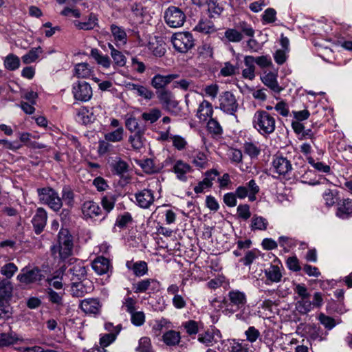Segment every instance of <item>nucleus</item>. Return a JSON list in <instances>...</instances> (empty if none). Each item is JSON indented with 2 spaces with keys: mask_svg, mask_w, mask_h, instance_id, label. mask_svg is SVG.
<instances>
[{
  "mask_svg": "<svg viewBox=\"0 0 352 352\" xmlns=\"http://www.w3.org/2000/svg\"><path fill=\"white\" fill-rule=\"evenodd\" d=\"M82 212L85 217L94 218L101 214L102 210L97 203L92 201H87L83 204Z\"/></svg>",
  "mask_w": 352,
  "mask_h": 352,
  "instance_id": "5701e85b",
  "label": "nucleus"
},
{
  "mask_svg": "<svg viewBox=\"0 0 352 352\" xmlns=\"http://www.w3.org/2000/svg\"><path fill=\"white\" fill-rule=\"evenodd\" d=\"M47 220V211L41 207L38 208L32 220L36 234H38L43 232L46 226Z\"/></svg>",
  "mask_w": 352,
  "mask_h": 352,
  "instance_id": "dca6fc26",
  "label": "nucleus"
},
{
  "mask_svg": "<svg viewBox=\"0 0 352 352\" xmlns=\"http://www.w3.org/2000/svg\"><path fill=\"white\" fill-rule=\"evenodd\" d=\"M178 78L179 74H171L166 76L156 74L151 79V85L157 89H163Z\"/></svg>",
  "mask_w": 352,
  "mask_h": 352,
  "instance_id": "6ab92c4d",
  "label": "nucleus"
},
{
  "mask_svg": "<svg viewBox=\"0 0 352 352\" xmlns=\"http://www.w3.org/2000/svg\"><path fill=\"white\" fill-rule=\"evenodd\" d=\"M108 47L111 51L110 54L114 65L118 67H124L126 62V56L120 51L116 50L111 43H109Z\"/></svg>",
  "mask_w": 352,
  "mask_h": 352,
  "instance_id": "f704fd0d",
  "label": "nucleus"
},
{
  "mask_svg": "<svg viewBox=\"0 0 352 352\" xmlns=\"http://www.w3.org/2000/svg\"><path fill=\"white\" fill-rule=\"evenodd\" d=\"M252 124L255 129L262 135L272 134L276 129L275 118L265 110H258L252 118Z\"/></svg>",
  "mask_w": 352,
  "mask_h": 352,
  "instance_id": "f03ea898",
  "label": "nucleus"
},
{
  "mask_svg": "<svg viewBox=\"0 0 352 352\" xmlns=\"http://www.w3.org/2000/svg\"><path fill=\"white\" fill-rule=\"evenodd\" d=\"M276 20V11L272 8H267L262 15L263 24L272 23Z\"/></svg>",
  "mask_w": 352,
  "mask_h": 352,
  "instance_id": "e2e57ef3",
  "label": "nucleus"
},
{
  "mask_svg": "<svg viewBox=\"0 0 352 352\" xmlns=\"http://www.w3.org/2000/svg\"><path fill=\"white\" fill-rule=\"evenodd\" d=\"M244 64L245 68L242 71V76L245 79L252 80L255 78V65L253 56H245Z\"/></svg>",
  "mask_w": 352,
  "mask_h": 352,
  "instance_id": "cd10ccee",
  "label": "nucleus"
},
{
  "mask_svg": "<svg viewBox=\"0 0 352 352\" xmlns=\"http://www.w3.org/2000/svg\"><path fill=\"white\" fill-rule=\"evenodd\" d=\"M134 197L135 204L142 209L149 208L155 201L154 192L148 188H144L136 192Z\"/></svg>",
  "mask_w": 352,
  "mask_h": 352,
  "instance_id": "9d476101",
  "label": "nucleus"
},
{
  "mask_svg": "<svg viewBox=\"0 0 352 352\" xmlns=\"http://www.w3.org/2000/svg\"><path fill=\"white\" fill-rule=\"evenodd\" d=\"M93 270L99 275L107 274L111 269L110 261L103 256H98L91 264Z\"/></svg>",
  "mask_w": 352,
  "mask_h": 352,
  "instance_id": "412c9836",
  "label": "nucleus"
},
{
  "mask_svg": "<svg viewBox=\"0 0 352 352\" xmlns=\"http://www.w3.org/2000/svg\"><path fill=\"white\" fill-rule=\"evenodd\" d=\"M91 56L96 63L104 68H109L111 61L107 55L102 54L99 50L94 48L91 50Z\"/></svg>",
  "mask_w": 352,
  "mask_h": 352,
  "instance_id": "2f4dec72",
  "label": "nucleus"
},
{
  "mask_svg": "<svg viewBox=\"0 0 352 352\" xmlns=\"http://www.w3.org/2000/svg\"><path fill=\"white\" fill-rule=\"evenodd\" d=\"M352 214V199H344L338 203L336 215L341 219H347Z\"/></svg>",
  "mask_w": 352,
  "mask_h": 352,
  "instance_id": "a878e982",
  "label": "nucleus"
},
{
  "mask_svg": "<svg viewBox=\"0 0 352 352\" xmlns=\"http://www.w3.org/2000/svg\"><path fill=\"white\" fill-rule=\"evenodd\" d=\"M113 41L117 47L124 45L127 42V35L122 27L112 24L110 26Z\"/></svg>",
  "mask_w": 352,
  "mask_h": 352,
  "instance_id": "aec40b11",
  "label": "nucleus"
},
{
  "mask_svg": "<svg viewBox=\"0 0 352 352\" xmlns=\"http://www.w3.org/2000/svg\"><path fill=\"white\" fill-rule=\"evenodd\" d=\"M47 298L50 302L57 305H63V292H56L52 288L47 289Z\"/></svg>",
  "mask_w": 352,
  "mask_h": 352,
  "instance_id": "603ef678",
  "label": "nucleus"
},
{
  "mask_svg": "<svg viewBox=\"0 0 352 352\" xmlns=\"http://www.w3.org/2000/svg\"><path fill=\"white\" fill-rule=\"evenodd\" d=\"M162 116V112L157 108L151 109L147 112L142 114V118L144 121L153 124L155 122Z\"/></svg>",
  "mask_w": 352,
  "mask_h": 352,
  "instance_id": "a18cd8bd",
  "label": "nucleus"
},
{
  "mask_svg": "<svg viewBox=\"0 0 352 352\" xmlns=\"http://www.w3.org/2000/svg\"><path fill=\"white\" fill-rule=\"evenodd\" d=\"M94 69L87 63H78L75 65L74 75L77 78H89L93 76Z\"/></svg>",
  "mask_w": 352,
  "mask_h": 352,
  "instance_id": "c85d7f7f",
  "label": "nucleus"
},
{
  "mask_svg": "<svg viewBox=\"0 0 352 352\" xmlns=\"http://www.w3.org/2000/svg\"><path fill=\"white\" fill-rule=\"evenodd\" d=\"M192 171V166L182 160H177L173 166V172L176 175L177 178L182 182H186L188 179L186 174Z\"/></svg>",
  "mask_w": 352,
  "mask_h": 352,
  "instance_id": "f3484780",
  "label": "nucleus"
},
{
  "mask_svg": "<svg viewBox=\"0 0 352 352\" xmlns=\"http://www.w3.org/2000/svg\"><path fill=\"white\" fill-rule=\"evenodd\" d=\"M170 139L172 141L173 146L179 151L184 150L187 145L186 140L180 135H170Z\"/></svg>",
  "mask_w": 352,
  "mask_h": 352,
  "instance_id": "338daca9",
  "label": "nucleus"
},
{
  "mask_svg": "<svg viewBox=\"0 0 352 352\" xmlns=\"http://www.w3.org/2000/svg\"><path fill=\"white\" fill-rule=\"evenodd\" d=\"M3 65L6 69L9 71H14L20 67V59L16 55L14 54H9L5 57Z\"/></svg>",
  "mask_w": 352,
  "mask_h": 352,
  "instance_id": "58836bf2",
  "label": "nucleus"
},
{
  "mask_svg": "<svg viewBox=\"0 0 352 352\" xmlns=\"http://www.w3.org/2000/svg\"><path fill=\"white\" fill-rule=\"evenodd\" d=\"M74 98L81 102L89 101L93 95L90 85L85 81H78L72 86Z\"/></svg>",
  "mask_w": 352,
  "mask_h": 352,
  "instance_id": "0eeeda50",
  "label": "nucleus"
},
{
  "mask_svg": "<svg viewBox=\"0 0 352 352\" xmlns=\"http://www.w3.org/2000/svg\"><path fill=\"white\" fill-rule=\"evenodd\" d=\"M195 30L204 34H211L217 31L214 23L209 20H200Z\"/></svg>",
  "mask_w": 352,
  "mask_h": 352,
  "instance_id": "ea45409f",
  "label": "nucleus"
},
{
  "mask_svg": "<svg viewBox=\"0 0 352 352\" xmlns=\"http://www.w3.org/2000/svg\"><path fill=\"white\" fill-rule=\"evenodd\" d=\"M12 307L7 302H0V320H7L12 317Z\"/></svg>",
  "mask_w": 352,
  "mask_h": 352,
  "instance_id": "13d9d810",
  "label": "nucleus"
},
{
  "mask_svg": "<svg viewBox=\"0 0 352 352\" xmlns=\"http://www.w3.org/2000/svg\"><path fill=\"white\" fill-rule=\"evenodd\" d=\"M116 199V195L112 192H107L102 197L101 204L107 213H109L114 208Z\"/></svg>",
  "mask_w": 352,
  "mask_h": 352,
  "instance_id": "4c0bfd02",
  "label": "nucleus"
},
{
  "mask_svg": "<svg viewBox=\"0 0 352 352\" xmlns=\"http://www.w3.org/2000/svg\"><path fill=\"white\" fill-rule=\"evenodd\" d=\"M248 188V192L249 193V200L250 201H254L256 199V195L260 190L259 186L257 185L254 179H251L245 186Z\"/></svg>",
  "mask_w": 352,
  "mask_h": 352,
  "instance_id": "bf43d9fd",
  "label": "nucleus"
},
{
  "mask_svg": "<svg viewBox=\"0 0 352 352\" xmlns=\"http://www.w3.org/2000/svg\"><path fill=\"white\" fill-rule=\"evenodd\" d=\"M69 272L72 274V280L80 281L86 276L87 270L82 263L78 262L74 265L69 269Z\"/></svg>",
  "mask_w": 352,
  "mask_h": 352,
  "instance_id": "c9c22d12",
  "label": "nucleus"
},
{
  "mask_svg": "<svg viewBox=\"0 0 352 352\" xmlns=\"http://www.w3.org/2000/svg\"><path fill=\"white\" fill-rule=\"evenodd\" d=\"M73 236L67 229H61L58 234L57 243L51 248L54 257L65 261L73 254Z\"/></svg>",
  "mask_w": 352,
  "mask_h": 352,
  "instance_id": "f257e3e1",
  "label": "nucleus"
},
{
  "mask_svg": "<svg viewBox=\"0 0 352 352\" xmlns=\"http://www.w3.org/2000/svg\"><path fill=\"white\" fill-rule=\"evenodd\" d=\"M13 287L9 280L0 281V302H4L10 299L12 294Z\"/></svg>",
  "mask_w": 352,
  "mask_h": 352,
  "instance_id": "c756f323",
  "label": "nucleus"
},
{
  "mask_svg": "<svg viewBox=\"0 0 352 352\" xmlns=\"http://www.w3.org/2000/svg\"><path fill=\"white\" fill-rule=\"evenodd\" d=\"M206 6L210 18L220 16L224 10L223 5L217 0H208Z\"/></svg>",
  "mask_w": 352,
  "mask_h": 352,
  "instance_id": "7c9ffc66",
  "label": "nucleus"
},
{
  "mask_svg": "<svg viewBox=\"0 0 352 352\" xmlns=\"http://www.w3.org/2000/svg\"><path fill=\"white\" fill-rule=\"evenodd\" d=\"M213 107L208 100H204L199 105L197 111V117L203 122L212 118Z\"/></svg>",
  "mask_w": 352,
  "mask_h": 352,
  "instance_id": "4be33fe9",
  "label": "nucleus"
},
{
  "mask_svg": "<svg viewBox=\"0 0 352 352\" xmlns=\"http://www.w3.org/2000/svg\"><path fill=\"white\" fill-rule=\"evenodd\" d=\"M272 170L279 175H285L292 170L291 162L282 155H275L272 162Z\"/></svg>",
  "mask_w": 352,
  "mask_h": 352,
  "instance_id": "9b49d317",
  "label": "nucleus"
},
{
  "mask_svg": "<svg viewBox=\"0 0 352 352\" xmlns=\"http://www.w3.org/2000/svg\"><path fill=\"white\" fill-rule=\"evenodd\" d=\"M126 267L133 271V274L135 276L141 277L148 273V265L144 261H139L133 262L132 261H128L126 263Z\"/></svg>",
  "mask_w": 352,
  "mask_h": 352,
  "instance_id": "b1692460",
  "label": "nucleus"
},
{
  "mask_svg": "<svg viewBox=\"0 0 352 352\" xmlns=\"http://www.w3.org/2000/svg\"><path fill=\"white\" fill-rule=\"evenodd\" d=\"M160 283L154 278L142 279L133 285V289L135 293L154 294L159 291Z\"/></svg>",
  "mask_w": 352,
  "mask_h": 352,
  "instance_id": "1a4fd4ad",
  "label": "nucleus"
},
{
  "mask_svg": "<svg viewBox=\"0 0 352 352\" xmlns=\"http://www.w3.org/2000/svg\"><path fill=\"white\" fill-rule=\"evenodd\" d=\"M40 202L47 205L55 212L59 211L63 206V201L58 193L52 188L45 187L37 189Z\"/></svg>",
  "mask_w": 352,
  "mask_h": 352,
  "instance_id": "7ed1b4c3",
  "label": "nucleus"
},
{
  "mask_svg": "<svg viewBox=\"0 0 352 352\" xmlns=\"http://www.w3.org/2000/svg\"><path fill=\"white\" fill-rule=\"evenodd\" d=\"M243 150L245 154L248 155L252 159H254L257 158L261 154V146L258 142H245Z\"/></svg>",
  "mask_w": 352,
  "mask_h": 352,
  "instance_id": "72a5a7b5",
  "label": "nucleus"
},
{
  "mask_svg": "<svg viewBox=\"0 0 352 352\" xmlns=\"http://www.w3.org/2000/svg\"><path fill=\"white\" fill-rule=\"evenodd\" d=\"M139 164L143 170L148 174L157 173L160 170L159 167L155 165L154 160L150 158L142 160Z\"/></svg>",
  "mask_w": 352,
  "mask_h": 352,
  "instance_id": "09e8293b",
  "label": "nucleus"
},
{
  "mask_svg": "<svg viewBox=\"0 0 352 352\" xmlns=\"http://www.w3.org/2000/svg\"><path fill=\"white\" fill-rule=\"evenodd\" d=\"M80 307L85 314H96L100 311V305L97 299L87 298L81 301Z\"/></svg>",
  "mask_w": 352,
  "mask_h": 352,
  "instance_id": "393cba45",
  "label": "nucleus"
},
{
  "mask_svg": "<svg viewBox=\"0 0 352 352\" xmlns=\"http://www.w3.org/2000/svg\"><path fill=\"white\" fill-rule=\"evenodd\" d=\"M306 160L310 165L320 172L327 173L331 170V168L329 165L324 164L320 162H316L311 156H307Z\"/></svg>",
  "mask_w": 352,
  "mask_h": 352,
  "instance_id": "680f3d73",
  "label": "nucleus"
},
{
  "mask_svg": "<svg viewBox=\"0 0 352 352\" xmlns=\"http://www.w3.org/2000/svg\"><path fill=\"white\" fill-rule=\"evenodd\" d=\"M277 76V73L275 72H265L263 75L261 76V80L263 83L273 92L279 94L283 90V88L278 82Z\"/></svg>",
  "mask_w": 352,
  "mask_h": 352,
  "instance_id": "a211bd4d",
  "label": "nucleus"
},
{
  "mask_svg": "<svg viewBox=\"0 0 352 352\" xmlns=\"http://www.w3.org/2000/svg\"><path fill=\"white\" fill-rule=\"evenodd\" d=\"M71 292L73 296L82 297L87 293V289L80 280L78 282H72Z\"/></svg>",
  "mask_w": 352,
  "mask_h": 352,
  "instance_id": "8fccbe9b",
  "label": "nucleus"
},
{
  "mask_svg": "<svg viewBox=\"0 0 352 352\" xmlns=\"http://www.w3.org/2000/svg\"><path fill=\"white\" fill-rule=\"evenodd\" d=\"M42 52L41 47L33 48L30 50L26 54L22 56V60L25 64H30L34 62Z\"/></svg>",
  "mask_w": 352,
  "mask_h": 352,
  "instance_id": "5fc2aeb1",
  "label": "nucleus"
},
{
  "mask_svg": "<svg viewBox=\"0 0 352 352\" xmlns=\"http://www.w3.org/2000/svg\"><path fill=\"white\" fill-rule=\"evenodd\" d=\"M314 308L311 301L309 298H302L297 302V309L300 313L305 314Z\"/></svg>",
  "mask_w": 352,
  "mask_h": 352,
  "instance_id": "69168bd1",
  "label": "nucleus"
},
{
  "mask_svg": "<svg viewBox=\"0 0 352 352\" xmlns=\"http://www.w3.org/2000/svg\"><path fill=\"white\" fill-rule=\"evenodd\" d=\"M181 336L179 332L170 330L163 335V341L168 346H175L180 342Z\"/></svg>",
  "mask_w": 352,
  "mask_h": 352,
  "instance_id": "79ce46f5",
  "label": "nucleus"
},
{
  "mask_svg": "<svg viewBox=\"0 0 352 352\" xmlns=\"http://www.w3.org/2000/svg\"><path fill=\"white\" fill-rule=\"evenodd\" d=\"M324 204L328 207L333 206L339 200V193L336 189H326L322 193Z\"/></svg>",
  "mask_w": 352,
  "mask_h": 352,
  "instance_id": "e433bc0d",
  "label": "nucleus"
},
{
  "mask_svg": "<svg viewBox=\"0 0 352 352\" xmlns=\"http://www.w3.org/2000/svg\"><path fill=\"white\" fill-rule=\"evenodd\" d=\"M207 129L208 132L213 135H221L223 132V129L219 122L214 118L209 119L207 123Z\"/></svg>",
  "mask_w": 352,
  "mask_h": 352,
  "instance_id": "3c124183",
  "label": "nucleus"
},
{
  "mask_svg": "<svg viewBox=\"0 0 352 352\" xmlns=\"http://www.w3.org/2000/svg\"><path fill=\"white\" fill-rule=\"evenodd\" d=\"M97 18L95 15L91 14L89 18L86 22H78L76 26L79 30H93L97 25Z\"/></svg>",
  "mask_w": 352,
  "mask_h": 352,
  "instance_id": "6e6d98bb",
  "label": "nucleus"
},
{
  "mask_svg": "<svg viewBox=\"0 0 352 352\" xmlns=\"http://www.w3.org/2000/svg\"><path fill=\"white\" fill-rule=\"evenodd\" d=\"M124 130L123 127H118L116 130L110 132H107L104 135V138L106 140L111 142H120L124 138Z\"/></svg>",
  "mask_w": 352,
  "mask_h": 352,
  "instance_id": "37998d69",
  "label": "nucleus"
},
{
  "mask_svg": "<svg viewBox=\"0 0 352 352\" xmlns=\"http://www.w3.org/2000/svg\"><path fill=\"white\" fill-rule=\"evenodd\" d=\"M244 340H232L229 347V352H250L248 344Z\"/></svg>",
  "mask_w": 352,
  "mask_h": 352,
  "instance_id": "864d4df0",
  "label": "nucleus"
},
{
  "mask_svg": "<svg viewBox=\"0 0 352 352\" xmlns=\"http://www.w3.org/2000/svg\"><path fill=\"white\" fill-rule=\"evenodd\" d=\"M18 271V267L13 263H7L0 269V274L6 278L5 280L10 279Z\"/></svg>",
  "mask_w": 352,
  "mask_h": 352,
  "instance_id": "49530a36",
  "label": "nucleus"
},
{
  "mask_svg": "<svg viewBox=\"0 0 352 352\" xmlns=\"http://www.w3.org/2000/svg\"><path fill=\"white\" fill-rule=\"evenodd\" d=\"M111 166L114 174L119 176L125 183L130 182L131 177L129 175V165L126 162L121 158H117L112 163Z\"/></svg>",
  "mask_w": 352,
  "mask_h": 352,
  "instance_id": "f8f14e48",
  "label": "nucleus"
},
{
  "mask_svg": "<svg viewBox=\"0 0 352 352\" xmlns=\"http://www.w3.org/2000/svg\"><path fill=\"white\" fill-rule=\"evenodd\" d=\"M19 338L10 333H0V347L7 346L16 343Z\"/></svg>",
  "mask_w": 352,
  "mask_h": 352,
  "instance_id": "4d7b16f0",
  "label": "nucleus"
},
{
  "mask_svg": "<svg viewBox=\"0 0 352 352\" xmlns=\"http://www.w3.org/2000/svg\"><path fill=\"white\" fill-rule=\"evenodd\" d=\"M219 109L229 115H234L239 104L234 95L230 91L223 92L219 98Z\"/></svg>",
  "mask_w": 352,
  "mask_h": 352,
  "instance_id": "423d86ee",
  "label": "nucleus"
},
{
  "mask_svg": "<svg viewBox=\"0 0 352 352\" xmlns=\"http://www.w3.org/2000/svg\"><path fill=\"white\" fill-rule=\"evenodd\" d=\"M43 275L41 270L34 267L28 269L23 267L21 272L17 275L16 279L22 284L30 285L39 282L42 279Z\"/></svg>",
  "mask_w": 352,
  "mask_h": 352,
  "instance_id": "6e6552de",
  "label": "nucleus"
},
{
  "mask_svg": "<svg viewBox=\"0 0 352 352\" xmlns=\"http://www.w3.org/2000/svg\"><path fill=\"white\" fill-rule=\"evenodd\" d=\"M132 221L133 218L131 213L126 212L124 214L118 216L116 221V226L120 228H123Z\"/></svg>",
  "mask_w": 352,
  "mask_h": 352,
  "instance_id": "0e129e2a",
  "label": "nucleus"
},
{
  "mask_svg": "<svg viewBox=\"0 0 352 352\" xmlns=\"http://www.w3.org/2000/svg\"><path fill=\"white\" fill-rule=\"evenodd\" d=\"M138 352H151V343L148 337H143L139 340V346L136 349Z\"/></svg>",
  "mask_w": 352,
  "mask_h": 352,
  "instance_id": "774afa93",
  "label": "nucleus"
},
{
  "mask_svg": "<svg viewBox=\"0 0 352 352\" xmlns=\"http://www.w3.org/2000/svg\"><path fill=\"white\" fill-rule=\"evenodd\" d=\"M224 36L229 42L239 43L242 41L243 36L241 32L234 28H229L226 30Z\"/></svg>",
  "mask_w": 352,
  "mask_h": 352,
  "instance_id": "de8ad7c7",
  "label": "nucleus"
},
{
  "mask_svg": "<svg viewBox=\"0 0 352 352\" xmlns=\"http://www.w3.org/2000/svg\"><path fill=\"white\" fill-rule=\"evenodd\" d=\"M164 18L166 23L173 28L182 27L186 21L185 14L175 6L168 7L164 12Z\"/></svg>",
  "mask_w": 352,
  "mask_h": 352,
  "instance_id": "39448f33",
  "label": "nucleus"
},
{
  "mask_svg": "<svg viewBox=\"0 0 352 352\" xmlns=\"http://www.w3.org/2000/svg\"><path fill=\"white\" fill-rule=\"evenodd\" d=\"M159 100L162 105L168 110L176 107L178 104L173 98L170 92L166 90H163L160 93Z\"/></svg>",
  "mask_w": 352,
  "mask_h": 352,
  "instance_id": "473e14b6",
  "label": "nucleus"
},
{
  "mask_svg": "<svg viewBox=\"0 0 352 352\" xmlns=\"http://www.w3.org/2000/svg\"><path fill=\"white\" fill-rule=\"evenodd\" d=\"M130 89L135 91L136 94L146 100H151L153 96V92L146 87L137 85V84H129Z\"/></svg>",
  "mask_w": 352,
  "mask_h": 352,
  "instance_id": "a19ab883",
  "label": "nucleus"
},
{
  "mask_svg": "<svg viewBox=\"0 0 352 352\" xmlns=\"http://www.w3.org/2000/svg\"><path fill=\"white\" fill-rule=\"evenodd\" d=\"M282 265L279 261H274L273 264L264 271L267 283H279L281 281L283 274L281 272Z\"/></svg>",
  "mask_w": 352,
  "mask_h": 352,
  "instance_id": "ddd939ff",
  "label": "nucleus"
},
{
  "mask_svg": "<svg viewBox=\"0 0 352 352\" xmlns=\"http://www.w3.org/2000/svg\"><path fill=\"white\" fill-rule=\"evenodd\" d=\"M229 305L234 307V311H236L244 307L247 302L246 295L239 290H231L228 295Z\"/></svg>",
  "mask_w": 352,
  "mask_h": 352,
  "instance_id": "4468645a",
  "label": "nucleus"
},
{
  "mask_svg": "<svg viewBox=\"0 0 352 352\" xmlns=\"http://www.w3.org/2000/svg\"><path fill=\"white\" fill-rule=\"evenodd\" d=\"M246 338V341L251 344L255 342L261 337L260 331L256 329L254 326H250L244 332Z\"/></svg>",
  "mask_w": 352,
  "mask_h": 352,
  "instance_id": "052dcab7",
  "label": "nucleus"
},
{
  "mask_svg": "<svg viewBox=\"0 0 352 352\" xmlns=\"http://www.w3.org/2000/svg\"><path fill=\"white\" fill-rule=\"evenodd\" d=\"M268 226L267 220L261 217L254 214L251 220L252 230H265Z\"/></svg>",
  "mask_w": 352,
  "mask_h": 352,
  "instance_id": "c03bdc74",
  "label": "nucleus"
},
{
  "mask_svg": "<svg viewBox=\"0 0 352 352\" xmlns=\"http://www.w3.org/2000/svg\"><path fill=\"white\" fill-rule=\"evenodd\" d=\"M173 47L179 53H186L195 45V40L188 32H177L171 37Z\"/></svg>",
  "mask_w": 352,
  "mask_h": 352,
  "instance_id": "20e7f679",
  "label": "nucleus"
},
{
  "mask_svg": "<svg viewBox=\"0 0 352 352\" xmlns=\"http://www.w3.org/2000/svg\"><path fill=\"white\" fill-rule=\"evenodd\" d=\"M132 149L135 151H140L144 146L145 138H144V133L138 130L132 135H130L128 139Z\"/></svg>",
  "mask_w": 352,
  "mask_h": 352,
  "instance_id": "bb28decb",
  "label": "nucleus"
},
{
  "mask_svg": "<svg viewBox=\"0 0 352 352\" xmlns=\"http://www.w3.org/2000/svg\"><path fill=\"white\" fill-rule=\"evenodd\" d=\"M190 163L198 170L204 169L208 166V155L201 151H193L188 153Z\"/></svg>",
  "mask_w": 352,
  "mask_h": 352,
  "instance_id": "2eb2a0df",
  "label": "nucleus"
}]
</instances>
